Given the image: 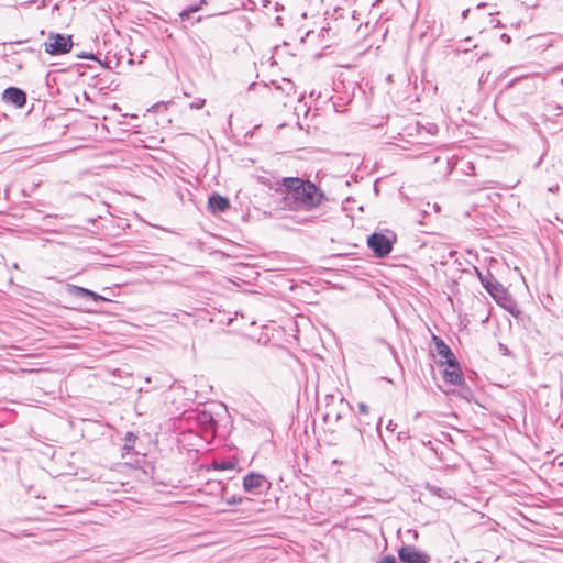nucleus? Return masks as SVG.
Wrapping results in <instances>:
<instances>
[{"label": "nucleus", "mask_w": 563, "mask_h": 563, "mask_svg": "<svg viewBox=\"0 0 563 563\" xmlns=\"http://www.w3.org/2000/svg\"><path fill=\"white\" fill-rule=\"evenodd\" d=\"M430 490H431L433 494H435V495H438V496H440V497H442V496H443V495H442V492H443V490H442V488H440V487L432 486V487H430Z\"/></svg>", "instance_id": "nucleus-18"}, {"label": "nucleus", "mask_w": 563, "mask_h": 563, "mask_svg": "<svg viewBox=\"0 0 563 563\" xmlns=\"http://www.w3.org/2000/svg\"><path fill=\"white\" fill-rule=\"evenodd\" d=\"M360 413L366 415L368 412V407L364 402L358 404Z\"/></svg>", "instance_id": "nucleus-15"}, {"label": "nucleus", "mask_w": 563, "mask_h": 563, "mask_svg": "<svg viewBox=\"0 0 563 563\" xmlns=\"http://www.w3.org/2000/svg\"><path fill=\"white\" fill-rule=\"evenodd\" d=\"M379 563H397L396 559L394 556H385L383 558Z\"/></svg>", "instance_id": "nucleus-16"}, {"label": "nucleus", "mask_w": 563, "mask_h": 563, "mask_svg": "<svg viewBox=\"0 0 563 563\" xmlns=\"http://www.w3.org/2000/svg\"><path fill=\"white\" fill-rule=\"evenodd\" d=\"M66 291L68 295L78 297V298H90L95 301H106L107 300L104 297L93 292L92 290H89V289L80 287V286L71 285V284H68L66 286Z\"/></svg>", "instance_id": "nucleus-8"}, {"label": "nucleus", "mask_w": 563, "mask_h": 563, "mask_svg": "<svg viewBox=\"0 0 563 563\" xmlns=\"http://www.w3.org/2000/svg\"><path fill=\"white\" fill-rule=\"evenodd\" d=\"M45 52L51 55H63L70 52L73 43L71 37L63 34L48 35V40L44 43Z\"/></svg>", "instance_id": "nucleus-3"}, {"label": "nucleus", "mask_w": 563, "mask_h": 563, "mask_svg": "<svg viewBox=\"0 0 563 563\" xmlns=\"http://www.w3.org/2000/svg\"><path fill=\"white\" fill-rule=\"evenodd\" d=\"M205 3V0H200V4Z\"/></svg>", "instance_id": "nucleus-23"}, {"label": "nucleus", "mask_w": 563, "mask_h": 563, "mask_svg": "<svg viewBox=\"0 0 563 563\" xmlns=\"http://www.w3.org/2000/svg\"><path fill=\"white\" fill-rule=\"evenodd\" d=\"M504 41H510V37H506V34H503Z\"/></svg>", "instance_id": "nucleus-22"}, {"label": "nucleus", "mask_w": 563, "mask_h": 563, "mask_svg": "<svg viewBox=\"0 0 563 563\" xmlns=\"http://www.w3.org/2000/svg\"><path fill=\"white\" fill-rule=\"evenodd\" d=\"M504 41H510V37H506V34H503Z\"/></svg>", "instance_id": "nucleus-20"}, {"label": "nucleus", "mask_w": 563, "mask_h": 563, "mask_svg": "<svg viewBox=\"0 0 563 563\" xmlns=\"http://www.w3.org/2000/svg\"><path fill=\"white\" fill-rule=\"evenodd\" d=\"M432 340L434 342V351L435 353L444 358V363L446 365H452V362H455V356L453 354V352L451 351V349L445 344V342L437 336V335H433L432 336Z\"/></svg>", "instance_id": "nucleus-9"}, {"label": "nucleus", "mask_w": 563, "mask_h": 563, "mask_svg": "<svg viewBox=\"0 0 563 563\" xmlns=\"http://www.w3.org/2000/svg\"><path fill=\"white\" fill-rule=\"evenodd\" d=\"M199 9H200V5L189 7L188 9H185L181 11L180 16L183 20L189 19L190 14L194 12H197Z\"/></svg>", "instance_id": "nucleus-12"}, {"label": "nucleus", "mask_w": 563, "mask_h": 563, "mask_svg": "<svg viewBox=\"0 0 563 563\" xmlns=\"http://www.w3.org/2000/svg\"><path fill=\"white\" fill-rule=\"evenodd\" d=\"M561 84L563 85V77L561 78Z\"/></svg>", "instance_id": "nucleus-24"}, {"label": "nucleus", "mask_w": 563, "mask_h": 563, "mask_svg": "<svg viewBox=\"0 0 563 563\" xmlns=\"http://www.w3.org/2000/svg\"><path fill=\"white\" fill-rule=\"evenodd\" d=\"M131 440H132V433H128L126 439H125V448L126 449H130Z\"/></svg>", "instance_id": "nucleus-19"}, {"label": "nucleus", "mask_w": 563, "mask_h": 563, "mask_svg": "<svg viewBox=\"0 0 563 563\" xmlns=\"http://www.w3.org/2000/svg\"><path fill=\"white\" fill-rule=\"evenodd\" d=\"M243 501L242 497L232 496L225 500V504L229 506L241 504Z\"/></svg>", "instance_id": "nucleus-14"}, {"label": "nucleus", "mask_w": 563, "mask_h": 563, "mask_svg": "<svg viewBox=\"0 0 563 563\" xmlns=\"http://www.w3.org/2000/svg\"><path fill=\"white\" fill-rule=\"evenodd\" d=\"M475 271L482 286L494 298V300L503 308L511 310L512 299L508 290L493 276L489 271H486V273L481 272L478 268H475Z\"/></svg>", "instance_id": "nucleus-2"}, {"label": "nucleus", "mask_w": 563, "mask_h": 563, "mask_svg": "<svg viewBox=\"0 0 563 563\" xmlns=\"http://www.w3.org/2000/svg\"><path fill=\"white\" fill-rule=\"evenodd\" d=\"M284 202L290 210L310 211L321 205L324 194L310 180L298 177L283 179Z\"/></svg>", "instance_id": "nucleus-1"}, {"label": "nucleus", "mask_w": 563, "mask_h": 563, "mask_svg": "<svg viewBox=\"0 0 563 563\" xmlns=\"http://www.w3.org/2000/svg\"><path fill=\"white\" fill-rule=\"evenodd\" d=\"M443 378L445 382L455 386L463 383V374L456 361L452 362V365H448L443 371Z\"/></svg>", "instance_id": "nucleus-10"}, {"label": "nucleus", "mask_w": 563, "mask_h": 563, "mask_svg": "<svg viewBox=\"0 0 563 563\" xmlns=\"http://www.w3.org/2000/svg\"><path fill=\"white\" fill-rule=\"evenodd\" d=\"M2 98L5 102L15 106L16 108H22L26 102V95L23 90L10 87L3 91Z\"/></svg>", "instance_id": "nucleus-7"}, {"label": "nucleus", "mask_w": 563, "mask_h": 563, "mask_svg": "<svg viewBox=\"0 0 563 563\" xmlns=\"http://www.w3.org/2000/svg\"><path fill=\"white\" fill-rule=\"evenodd\" d=\"M504 41H510V37H506V34H503Z\"/></svg>", "instance_id": "nucleus-21"}, {"label": "nucleus", "mask_w": 563, "mask_h": 563, "mask_svg": "<svg viewBox=\"0 0 563 563\" xmlns=\"http://www.w3.org/2000/svg\"><path fill=\"white\" fill-rule=\"evenodd\" d=\"M205 103H206V99L198 98V99L194 100L189 104V107H190V109H197L198 110V109H201L205 106Z\"/></svg>", "instance_id": "nucleus-13"}, {"label": "nucleus", "mask_w": 563, "mask_h": 563, "mask_svg": "<svg viewBox=\"0 0 563 563\" xmlns=\"http://www.w3.org/2000/svg\"><path fill=\"white\" fill-rule=\"evenodd\" d=\"M208 207L211 212L219 213L224 212L230 207V201L228 198L222 197L218 194H213L209 197Z\"/></svg>", "instance_id": "nucleus-11"}, {"label": "nucleus", "mask_w": 563, "mask_h": 563, "mask_svg": "<svg viewBox=\"0 0 563 563\" xmlns=\"http://www.w3.org/2000/svg\"><path fill=\"white\" fill-rule=\"evenodd\" d=\"M268 487V482L264 475L251 472L243 478V488L245 492L261 494Z\"/></svg>", "instance_id": "nucleus-6"}, {"label": "nucleus", "mask_w": 563, "mask_h": 563, "mask_svg": "<svg viewBox=\"0 0 563 563\" xmlns=\"http://www.w3.org/2000/svg\"><path fill=\"white\" fill-rule=\"evenodd\" d=\"M398 556L404 563H429L430 556L415 548L413 545H405L398 550Z\"/></svg>", "instance_id": "nucleus-5"}, {"label": "nucleus", "mask_w": 563, "mask_h": 563, "mask_svg": "<svg viewBox=\"0 0 563 563\" xmlns=\"http://www.w3.org/2000/svg\"><path fill=\"white\" fill-rule=\"evenodd\" d=\"M217 467L220 470H231V468H233V464L231 462H227V463H221Z\"/></svg>", "instance_id": "nucleus-17"}, {"label": "nucleus", "mask_w": 563, "mask_h": 563, "mask_svg": "<svg viewBox=\"0 0 563 563\" xmlns=\"http://www.w3.org/2000/svg\"><path fill=\"white\" fill-rule=\"evenodd\" d=\"M395 236L389 238L383 233H373L367 239L368 247L374 252L377 257H385L393 250Z\"/></svg>", "instance_id": "nucleus-4"}]
</instances>
